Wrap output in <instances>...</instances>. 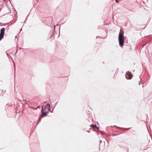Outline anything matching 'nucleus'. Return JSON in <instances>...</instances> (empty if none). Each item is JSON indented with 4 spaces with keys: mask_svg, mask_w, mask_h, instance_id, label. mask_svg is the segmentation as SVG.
<instances>
[{
    "mask_svg": "<svg viewBox=\"0 0 152 152\" xmlns=\"http://www.w3.org/2000/svg\"><path fill=\"white\" fill-rule=\"evenodd\" d=\"M118 39L119 45L120 47H122L124 45V32L121 30H120L119 33Z\"/></svg>",
    "mask_w": 152,
    "mask_h": 152,
    "instance_id": "2",
    "label": "nucleus"
},
{
    "mask_svg": "<svg viewBox=\"0 0 152 152\" xmlns=\"http://www.w3.org/2000/svg\"><path fill=\"white\" fill-rule=\"evenodd\" d=\"M140 82L139 83V85H140Z\"/></svg>",
    "mask_w": 152,
    "mask_h": 152,
    "instance_id": "7",
    "label": "nucleus"
},
{
    "mask_svg": "<svg viewBox=\"0 0 152 152\" xmlns=\"http://www.w3.org/2000/svg\"><path fill=\"white\" fill-rule=\"evenodd\" d=\"M5 29L4 28H3L1 29L0 33V41L4 37V34Z\"/></svg>",
    "mask_w": 152,
    "mask_h": 152,
    "instance_id": "3",
    "label": "nucleus"
},
{
    "mask_svg": "<svg viewBox=\"0 0 152 152\" xmlns=\"http://www.w3.org/2000/svg\"><path fill=\"white\" fill-rule=\"evenodd\" d=\"M126 77L127 79H131L132 77V74L129 72H126Z\"/></svg>",
    "mask_w": 152,
    "mask_h": 152,
    "instance_id": "4",
    "label": "nucleus"
},
{
    "mask_svg": "<svg viewBox=\"0 0 152 152\" xmlns=\"http://www.w3.org/2000/svg\"><path fill=\"white\" fill-rule=\"evenodd\" d=\"M50 110V106L49 104H48L44 108H42V114L40 115L39 118V121H40L41 118L43 116H46L48 113L49 111Z\"/></svg>",
    "mask_w": 152,
    "mask_h": 152,
    "instance_id": "1",
    "label": "nucleus"
},
{
    "mask_svg": "<svg viewBox=\"0 0 152 152\" xmlns=\"http://www.w3.org/2000/svg\"><path fill=\"white\" fill-rule=\"evenodd\" d=\"M91 126H92V127H96V128L97 129H98V128H99V127H97L96 126V125H91Z\"/></svg>",
    "mask_w": 152,
    "mask_h": 152,
    "instance_id": "5",
    "label": "nucleus"
},
{
    "mask_svg": "<svg viewBox=\"0 0 152 152\" xmlns=\"http://www.w3.org/2000/svg\"><path fill=\"white\" fill-rule=\"evenodd\" d=\"M115 1L116 2H118V0H116Z\"/></svg>",
    "mask_w": 152,
    "mask_h": 152,
    "instance_id": "6",
    "label": "nucleus"
}]
</instances>
